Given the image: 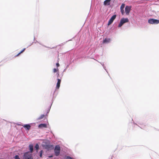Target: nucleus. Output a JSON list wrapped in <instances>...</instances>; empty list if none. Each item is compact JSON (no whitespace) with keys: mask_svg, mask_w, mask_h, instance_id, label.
<instances>
[{"mask_svg":"<svg viewBox=\"0 0 159 159\" xmlns=\"http://www.w3.org/2000/svg\"><path fill=\"white\" fill-rule=\"evenodd\" d=\"M42 146L48 150L52 149L53 148V146L50 144L49 141L48 140H45L43 142Z\"/></svg>","mask_w":159,"mask_h":159,"instance_id":"obj_1","label":"nucleus"},{"mask_svg":"<svg viewBox=\"0 0 159 159\" xmlns=\"http://www.w3.org/2000/svg\"><path fill=\"white\" fill-rule=\"evenodd\" d=\"M23 159H33L32 154L29 152H27L24 154Z\"/></svg>","mask_w":159,"mask_h":159,"instance_id":"obj_2","label":"nucleus"},{"mask_svg":"<svg viewBox=\"0 0 159 159\" xmlns=\"http://www.w3.org/2000/svg\"><path fill=\"white\" fill-rule=\"evenodd\" d=\"M54 152L56 156H58L60 152V147L58 145L56 146L54 149Z\"/></svg>","mask_w":159,"mask_h":159,"instance_id":"obj_3","label":"nucleus"},{"mask_svg":"<svg viewBox=\"0 0 159 159\" xmlns=\"http://www.w3.org/2000/svg\"><path fill=\"white\" fill-rule=\"evenodd\" d=\"M148 22L151 24H157L159 23V20L154 19H150L148 20Z\"/></svg>","mask_w":159,"mask_h":159,"instance_id":"obj_4","label":"nucleus"},{"mask_svg":"<svg viewBox=\"0 0 159 159\" xmlns=\"http://www.w3.org/2000/svg\"><path fill=\"white\" fill-rule=\"evenodd\" d=\"M129 21V20L128 18H122L120 21V23L118 25V27H121L126 22H127Z\"/></svg>","mask_w":159,"mask_h":159,"instance_id":"obj_5","label":"nucleus"},{"mask_svg":"<svg viewBox=\"0 0 159 159\" xmlns=\"http://www.w3.org/2000/svg\"><path fill=\"white\" fill-rule=\"evenodd\" d=\"M131 6H126L125 8V10L126 14L127 15L129 14V13L131 10Z\"/></svg>","mask_w":159,"mask_h":159,"instance_id":"obj_6","label":"nucleus"},{"mask_svg":"<svg viewBox=\"0 0 159 159\" xmlns=\"http://www.w3.org/2000/svg\"><path fill=\"white\" fill-rule=\"evenodd\" d=\"M116 15H114L113 16L111 17V19H110V20H109V21H108V23L107 24L108 25H110L112 23L113 20L116 18Z\"/></svg>","mask_w":159,"mask_h":159,"instance_id":"obj_7","label":"nucleus"},{"mask_svg":"<svg viewBox=\"0 0 159 159\" xmlns=\"http://www.w3.org/2000/svg\"><path fill=\"white\" fill-rule=\"evenodd\" d=\"M38 127L39 128H47V125L45 124H42L39 125Z\"/></svg>","mask_w":159,"mask_h":159,"instance_id":"obj_8","label":"nucleus"},{"mask_svg":"<svg viewBox=\"0 0 159 159\" xmlns=\"http://www.w3.org/2000/svg\"><path fill=\"white\" fill-rule=\"evenodd\" d=\"M111 0H105L103 2V4L105 6L109 5L110 4Z\"/></svg>","mask_w":159,"mask_h":159,"instance_id":"obj_9","label":"nucleus"},{"mask_svg":"<svg viewBox=\"0 0 159 159\" xmlns=\"http://www.w3.org/2000/svg\"><path fill=\"white\" fill-rule=\"evenodd\" d=\"M61 82V80L59 79H57V84L56 88L59 89L60 87V84Z\"/></svg>","mask_w":159,"mask_h":159,"instance_id":"obj_10","label":"nucleus"},{"mask_svg":"<svg viewBox=\"0 0 159 159\" xmlns=\"http://www.w3.org/2000/svg\"><path fill=\"white\" fill-rule=\"evenodd\" d=\"M23 127L29 130L30 129L31 126L29 124H26L23 125Z\"/></svg>","mask_w":159,"mask_h":159,"instance_id":"obj_11","label":"nucleus"},{"mask_svg":"<svg viewBox=\"0 0 159 159\" xmlns=\"http://www.w3.org/2000/svg\"><path fill=\"white\" fill-rule=\"evenodd\" d=\"M110 40L111 39H110L106 38L103 40V43H109L110 42Z\"/></svg>","mask_w":159,"mask_h":159,"instance_id":"obj_12","label":"nucleus"},{"mask_svg":"<svg viewBox=\"0 0 159 159\" xmlns=\"http://www.w3.org/2000/svg\"><path fill=\"white\" fill-rule=\"evenodd\" d=\"M30 150V153H31L33 152V146L32 144H30L29 146Z\"/></svg>","mask_w":159,"mask_h":159,"instance_id":"obj_13","label":"nucleus"},{"mask_svg":"<svg viewBox=\"0 0 159 159\" xmlns=\"http://www.w3.org/2000/svg\"><path fill=\"white\" fill-rule=\"evenodd\" d=\"M45 116V115H41V116L39 117L38 119V120H40L42 119H43V118Z\"/></svg>","mask_w":159,"mask_h":159,"instance_id":"obj_14","label":"nucleus"},{"mask_svg":"<svg viewBox=\"0 0 159 159\" xmlns=\"http://www.w3.org/2000/svg\"><path fill=\"white\" fill-rule=\"evenodd\" d=\"M39 145L38 144H37L35 146V148H36V150L37 151V152H38L39 149Z\"/></svg>","mask_w":159,"mask_h":159,"instance_id":"obj_15","label":"nucleus"},{"mask_svg":"<svg viewBox=\"0 0 159 159\" xmlns=\"http://www.w3.org/2000/svg\"><path fill=\"white\" fill-rule=\"evenodd\" d=\"M125 4L123 3L121 6L120 9H124V8L125 7Z\"/></svg>","mask_w":159,"mask_h":159,"instance_id":"obj_16","label":"nucleus"},{"mask_svg":"<svg viewBox=\"0 0 159 159\" xmlns=\"http://www.w3.org/2000/svg\"><path fill=\"white\" fill-rule=\"evenodd\" d=\"M25 48H24L22 51H21L19 53H18L16 56V57L18 56L21 53H22L23 52H24L25 50Z\"/></svg>","mask_w":159,"mask_h":159,"instance_id":"obj_17","label":"nucleus"},{"mask_svg":"<svg viewBox=\"0 0 159 159\" xmlns=\"http://www.w3.org/2000/svg\"><path fill=\"white\" fill-rule=\"evenodd\" d=\"M58 70H58V68H57V69L54 68L53 69V72L54 73H55L58 72Z\"/></svg>","mask_w":159,"mask_h":159,"instance_id":"obj_18","label":"nucleus"},{"mask_svg":"<svg viewBox=\"0 0 159 159\" xmlns=\"http://www.w3.org/2000/svg\"><path fill=\"white\" fill-rule=\"evenodd\" d=\"M120 11L121 12V13L122 15H124V9H120Z\"/></svg>","mask_w":159,"mask_h":159,"instance_id":"obj_19","label":"nucleus"},{"mask_svg":"<svg viewBox=\"0 0 159 159\" xmlns=\"http://www.w3.org/2000/svg\"><path fill=\"white\" fill-rule=\"evenodd\" d=\"M43 152V150H41L40 151V157H42Z\"/></svg>","mask_w":159,"mask_h":159,"instance_id":"obj_20","label":"nucleus"},{"mask_svg":"<svg viewBox=\"0 0 159 159\" xmlns=\"http://www.w3.org/2000/svg\"><path fill=\"white\" fill-rule=\"evenodd\" d=\"M15 159H20L18 155L15 156Z\"/></svg>","mask_w":159,"mask_h":159,"instance_id":"obj_21","label":"nucleus"},{"mask_svg":"<svg viewBox=\"0 0 159 159\" xmlns=\"http://www.w3.org/2000/svg\"><path fill=\"white\" fill-rule=\"evenodd\" d=\"M56 65L57 67H59L60 66V65L58 63V62L56 63Z\"/></svg>","mask_w":159,"mask_h":159,"instance_id":"obj_22","label":"nucleus"},{"mask_svg":"<svg viewBox=\"0 0 159 159\" xmlns=\"http://www.w3.org/2000/svg\"><path fill=\"white\" fill-rule=\"evenodd\" d=\"M48 157H49L50 158V157H52V156H49Z\"/></svg>","mask_w":159,"mask_h":159,"instance_id":"obj_23","label":"nucleus"}]
</instances>
